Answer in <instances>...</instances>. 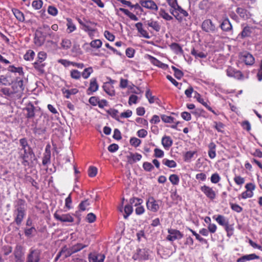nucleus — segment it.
Instances as JSON below:
<instances>
[{
  "mask_svg": "<svg viewBox=\"0 0 262 262\" xmlns=\"http://www.w3.org/2000/svg\"><path fill=\"white\" fill-rule=\"evenodd\" d=\"M26 213V204L25 200L18 199L14 204V221L17 225H20Z\"/></svg>",
  "mask_w": 262,
  "mask_h": 262,
  "instance_id": "obj_1",
  "label": "nucleus"
},
{
  "mask_svg": "<svg viewBox=\"0 0 262 262\" xmlns=\"http://www.w3.org/2000/svg\"><path fill=\"white\" fill-rule=\"evenodd\" d=\"M19 158L21 160V163L25 166H29L32 163L33 159L35 157L32 149L18 151Z\"/></svg>",
  "mask_w": 262,
  "mask_h": 262,
  "instance_id": "obj_2",
  "label": "nucleus"
},
{
  "mask_svg": "<svg viewBox=\"0 0 262 262\" xmlns=\"http://www.w3.org/2000/svg\"><path fill=\"white\" fill-rule=\"evenodd\" d=\"M23 79L24 78L16 77V80L12 82L11 88L13 94H17L19 97L24 90Z\"/></svg>",
  "mask_w": 262,
  "mask_h": 262,
  "instance_id": "obj_3",
  "label": "nucleus"
},
{
  "mask_svg": "<svg viewBox=\"0 0 262 262\" xmlns=\"http://www.w3.org/2000/svg\"><path fill=\"white\" fill-rule=\"evenodd\" d=\"M159 202L161 203V201L156 200L153 196H149L146 203L147 209L153 212H157L160 208Z\"/></svg>",
  "mask_w": 262,
  "mask_h": 262,
  "instance_id": "obj_4",
  "label": "nucleus"
},
{
  "mask_svg": "<svg viewBox=\"0 0 262 262\" xmlns=\"http://www.w3.org/2000/svg\"><path fill=\"white\" fill-rule=\"evenodd\" d=\"M167 232L168 234L166 237V239L170 242L179 240L183 237V234L179 230L175 229L169 228Z\"/></svg>",
  "mask_w": 262,
  "mask_h": 262,
  "instance_id": "obj_5",
  "label": "nucleus"
},
{
  "mask_svg": "<svg viewBox=\"0 0 262 262\" xmlns=\"http://www.w3.org/2000/svg\"><path fill=\"white\" fill-rule=\"evenodd\" d=\"M53 215L56 220L61 222L72 223L74 222V218L69 213L62 214L60 211H56Z\"/></svg>",
  "mask_w": 262,
  "mask_h": 262,
  "instance_id": "obj_6",
  "label": "nucleus"
},
{
  "mask_svg": "<svg viewBox=\"0 0 262 262\" xmlns=\"http://www.w3.org/2000/svg\"><path fill=\"white\" fill-rule=\"evenodd\" d=\"M149 253L147 250L139 249L137 252L133 255V258L139 261L145 260L149 259Z\"/></svg>",
  "mask_w": 262,
  "mask_h": 262,
  "instance_id": "obj_7",
  "label": "nucleus"
},
{
  "mask_svg": "<svg viewBox=\"0 0 262 262\" xmlns=\"http://www.w3.org/2000/svg\"><path fill=\"white\" fill-rule=\"evenodd\" d=\"M202 28L203 31L209 33H214L217 30V28L209 19H206L203 22Z\"/></svg>",
  "mask_w": 262,
  "mask_h": 262,
  "instance_id": "obj_8",
  "label": "nucleus"
},
{
  "mask_svg": "<svg viewBox=\"0 0 262 262\" xmlns=\"http://www.w3.org/2000/svg\"><path fill=\"white\" fill-rule=\"evenodd\" d=\"M40 255V252L38 250L30 249L27 255L26 262H39Z\"/></svg>",
  "mask_w": 262,
  "mask_h": 262,
  "instance_id": "obj_9",
  "label": "nucleus"
},
{
  "mask_svg": "<svg viewBox=\"0 0 262 262\" xmlns=\"http://www.w3.org/2000/svg\"><path fill=\"white\" fill-rule=\"evenodd\" d=\"M200 189L209 199L213 200L216 198V193L212 188L204 185L201 187Z\"/></svg>",
  "mask_w": 262,
  "mask_h": 262,
  "instance_id": "obj_10",
  "label": "nucleus"
},
{
  "mask_svg": "<svg viewBox=\"0 0 262 262\" xmlns=\"http://www.w3.org/2000/svg\"><path fill=\"white\" fill-rule=\"evenodd\" d=\"M105 257L104 254L97 252L90 253L88 256L89 262H103Z\"/></svg>",
  "mask_w": 262,
  "mask_h": 262,
  "instance_id": "obj_11",
  "label": "nucleus"
},
{
  "mask_svg": "<svg viewBox=\"0 0 262 262\" xmlns=\"http://www.w3.org/2000/svg\"><path fill=\"white\" fill-rule=\"evenodd\" d=\"M141 5L147 9L157 11L158 7L157 4L152 0H140Z\"/></svg>",
  "mask_w": 262,
  "mask_h": 262,
  "instance_id": "obj_12",
  "label": "nucleus"
},
{
  "mask_svg": "<svg viewBox=\"0 0 262 262\" xmlns=\"http://www.w3.org/2000/svg\"><path fill=\"white\" fill-rule=\"evenodd\" d=\"M99 88V85L97 82L96 78H92L90 80V86L86 91V94L88 95H92L96 92Z\"/></svg>",
  "mask_w": 262,
  "mask_h": 262,
  "instance_id": "obj_13",
  "label": "nucleus"
},
{
  "mask_svg": "<svg viewBox=\"0 0 262 262\" xmlns=\"http://www.w3.org/2000/svg\"><path fill=\"white\" fill-rule=\"evenodd\" d=\"M213 219H214L220 225L224 226L226 230L227 231L229 223L228 221L224 216L222 215H217L216 217L214 215L213 216Z\"/></svg>",
  "mask_w": 262,
  "mask_h": 262,
  "instance_id": "obj_14",
  "label": "nucleus"
},
{
  "mask_svg": "<svg viewBox=\"0 0 262 262\" xmlns=\"http://www.w3.org/2000/svg\"><path fill=\"white\" fill-rule=\"evenodd\" d=\"M258 259H259V256L254 253H252L242 256L236 260V262H246L247 261Z\"/></svg>",
  "mask_w": 262,
  "mask_h": 262,
  "instance_id": "obj_15",
  "label": "nucleus"
},
{
  "mask_svg": "<svg viewBox=\"0 0 262 262\" xmlns=\"http://www.w3.org/2000/svg\"><path fill=\"white\" fill-rule=\"evenodd\" d=\"M145 25L148 27L151 28L156 32H159L161 29V26L158 21L154 20L152 19L147 20L145 22Z\"/></svg>",
  "mask_w": 262,
  "mask_h": 262,
  "instance_id": "obj_16",
  "label": "nucleus"
},
{
  "mask_svg": "<svg viewBox=\"0 0 262 262\" xmlns=\"http://www.w3.org/2000/svg\"><path fill=\"white\" fill-rule=\"evenodd\" d=\"M126 158L128 163L133 164L137 161H140L142 158V155L138 153L133 154L130 152L129 155H127Z\"/></svg>",
  "mask_w": 262,
  "mask_h": 262,
  "instance_id": "obj_17",
  "label": "nucleus"
},
{
  "mask_svg": "<svg viewBox=\"0 0 262 262\" xmlns=\"http://www.w3.org/2000/svg\"><path fill=\"white\" fill-rule=\"evenodd\" d=\"M135 27L141 35L146 39H149L150 36L146 30L143 29L142 23L139 22L135 25Z\"/></svg>",
  "mask_w": 262,
  "mask_h": 262,
  "instance_id": "obj_18",
  "label": "nucleus"
},
{
  "mask_svg": "<svg viewBox=\"0 0 262 262\" xmlns=\"http://www.w3.org/2000/svg\"><path fill=\"white\" fill-rule=\"evenodd\" d=\"M236 12L243 19L246 20L251 17L250 13L245 9L238 7L236 10Z\"/></svg>",
  "mask_w": 262,
  "mask_h": 262,
  "instance_id": "obj_19",
  "label": "nucleus"
},
{
  "mask_svg": "<svg viewBox=\"0 0 262 262\" xmlns=\"http://www.w3.org/2000/svg\"><path fill=\"white\" fill-rule=\"evenodd\" d=\"M148 59L150 61V62L154 65L157 66L160 68L163 69H166L168 68V65L166 64L163 63L154 57L148 55Z\"/></svg>",
  "mask_w": 262,
  "mask_h": 262,
  "instance_id": "obj_20",
  "label": "nucleus"
},
{
  "mask_svg": "<svg viewBox=\"0 0 262 262\" xmlns=\"http://www.w3.org/2000/svg\"><path fill=\"white\" fill-rule=\"evenodd\" d=\"M8 70L12 73H17L18 75L16 77L24 78V73L22 67H15L14 66H10L8 68Z\"/></svg>",
  "mask_w": 262,
  "mask_h": 262,
  "instance_id": "obj_21",
  "label": "nucleus"
},
{
  "mask_svg": "<svg viewBox=\"0 0 262 262\" xmlns=\"http://www.w3.org/2000/svg\"><path fill=\"white\" fill-rule=\"evenodd\" d=\"M221 29L225 32H229L232 30V26L228 18L223 20L220 25Z\"/></svg>",
  "mask_w": 262,
  "mask_h": 262,
  "instance_id": "obj_22",
  "label": "nucleus"
},
{
  "mask_svg": "<svg viewBox=\"0 0 262 262\" xmlns=\"http://www.w3.org/2000/svg\"><path fill=\"white\" fill-rule=\"evenodd\" d=\"M254 30V28L253 27L249 26L245 27L240 34L241 37L244 38L250 36Z\"/></svg>",
  "mask_w": 262,
  "mask_h": 262,
  "instance_id": "obj_23",
  "label": "nucleus"
},
{
  "mask_svg": "<svg viewBox=\"0 0 262 262\" xmlns=\"http://www.w3.org/2000/svg\"><path fill=\"white\" fill-rule=\"evenodd\" d=\"M226 73L228 76L233 77L237 79H239L242 77L241 72L238 71H235L232 68H229L226 70Z\"/></svg>",
  "mask_w": 262,
  "mask_h": 262,
  "instance_id": "obj_24",
  "label": "nucleus"
},
{
  "mask_svg": "<svg viewBox=\"0 0 262 262\" xmlns=\"http://www.w3.org/2000/svg\"><path fill=\"white\" fill-rule=\"evenodd\" d=\"M162 144L163 147L168 149L172 145L173 141L171 138L169 136H165L162 138Z\"/></svg>",
  "mask_w": 262,
  "mask_h": 262,
  "instance_id": "obj_25",
  "label": "nucleus"
},
{
  "mask_svg": "<svg viewBox=\"0 0 262 262\" xmlns=\"http://www.w3.org/2000/svg\"><path fill=\"white\" fill-rule=\"evenodd\" d=\"M24 110L27 112L26 115V117L27 118H33L34 117L35 107L32 104H28Z\"/></svg>",
  "mask_w": 262,
  "mask_h": 262,
  "instance_id": "obj_26",
  "label": "nucleus"
},
{
  "mask_svg": "<svg viewBox=\"0 0 262 262\" xmlns=\"http://www.w3.org/2000/svg\"><path fill=\"white\" fill-rule=\"evenodd\" d=\"M208 156L211 159L216 157V145L213 142H211L208 146Z\"/></svg>",
  "mask_w": 262,
  "mask_h": 262,
  "instance_id": "obj_27",
  "label": "nucleus"
},
{
  "mask_svg": "<svg viewBox=\"0 0 262 262\" xmlns=\"http://www.w3.org/2000/svg\"><path fill=\"white\" fill-rule=\"evenodd\" d=\"M104 91L110 96H114L115 95V91L113 86L108 83H106L103 85Z\"/></svg>",
  "mask_w": 262,
  "mask_h": 262,
  "instance_id": "obj_28",
  "label": "nucleus"
},
{
  "mask_svg": "<svg viewBox=\"0 0 262 262\" xmlns=\"http://www.w3.org/2000/svg\"><path fill=\"white\" fill-rule=\"evenodd\" d=\"M19 141L20 146H21V148H18L19 151L31 149V148L29 145L27 139L26 138H21L19 140Z\"/></svg>",
  "mask_w": 262,
  "mask_h": 262,
  "instance_id": "obj_29",
  "label": "nucleus"
},
{
  "mask_svg": "<svg viewBox=\"0 0 262 262\" xmlns=\"http://www.w3.org/2000/svg\"><path fill=\"white\" fill-rule=\"evenodd\" d=\"M67 23V32L68 33H71L76 30V26L73 23V20L70 18H67L66 19Z\"/></svg>",
  "mask_w": 262,
  "mask_h": 262,
  "instance_id": "obj_30",
  "label": "nucleus"
},
{
  "mask_svg": "<svg viewBox=\"0 0 262 262\" xmlns=\"http://www.w3.org/2000/svg\"><path fill=\"white\" fill-rule=\"evenodd\" d=\"M14 255L15 258L24 257V252L23 247L19 245L16 246L14 251Z\"/></svg>",
  "mask_w": 262,
  "mask_h": 262,
  "instance_id": "obj_31",
  "label": "nucleus"
},
{
  "mask_svg": "<svg viewBox=\"0 0 262 262\" xmlns=\"http://www.w3.org/2000/svg\"><path fill=\"white\" fill-rule=\"evenodd\" d=\"M90 205V202L88 199H86L81 201L79 204L78 207L80 211H84L85 210H89Z\"/></svg>",
  "mask_w": 262,
  "mask_h": 262,
  "instance_id": "obj_32",
  "label": "nucleus"
},
{
  "mask_svg": "<svg viewBox=\"0 0 262 262\" xmlns=\"http://www.w3.org/2000/svg\"><path fill=\"white\" fill-rule=\"evenodd\" d=\"M60 254H62L63 258H66L74 253L72 251L71 247L70 248H68L67 246H65L62 247L60 250Z\"/></svg>",
  "mask_w": 262,
  "mask_h": 262,
  "instance_id": "obj_33",
  "label": "nucleus"
},
{
  "mask_svg": "<svg viewBox=\"0 0 262 262\" xmlns=\"http://www.w3.org/2000/svg\"><path fill=\"white\" fill-rule=\"evenodd\" d=\"M191 54L195 57V58H205L207 57V54L203 52L199 51L193 48L191 51Z\"/></svg>",
  "mask_w": 262,
  "mask_h": 262,
  "instance_id": "obj_34",
  "label": "nucleus"
},
{
  "mask_svg": "<svg viewBox=\"0 0 262 262\" xmlns=\"http://www.w3.org/2000/svg\"><path fill=\"white\" fill-rule=\"evenodd\" d=\"M198 101L203 105L208 110L212 112L214 114L217 115V114L212 109V108L208 104V101H205L203 98L199 96L198 98Z\"/></svg>",
  "mask_w": 262,
  "mask_h": 262,
  "instance_id": "obj_35",
  "label": "nucleus"
},
{
  "mask_svg": "<svg viewBox=\"0 0 262 262\" xmlns=\"http://www.w3.org/2000/svg\"><path fill=\"white\" fill-rule=\"evenodd\" d=\"M12 11L18 20L21 22H23L25 20V16L23 12L16 9L13 10Z\"/></svg>",
  "mask_w": 262,
  "mask_h": 262,
  "instance_id": "obj_36",
  "label": "nucleus"
},
{
  "mask_svg": "<svg viewBox=\"0 0 262 262\" xmlns=\"http://www.w3.org/2000/svg\"><path fill=\"white\" fill-rule=\"evenodd\" d=\"M244 61L246 64L252 65L254 63V58L249 53H246L244 56Z\"/></svg>",
  "mask_w": 262,
  "mask_h": 262,
  "instance_id": "obj_37",
  "label": "nucleus"
},
{
  "mask_svg": "<svg viewBox=\"0 0 262 262\" xmlns=\"http://www.w3.org/2000/svg\"><path fill=\"white\" fill-rule=\"evenodd\" d=\"M76 19L78 21V23L81 26V27L83 26V24H84L85 25H96L95 23L91 21V20L86 18L85 17H82V18L77 17Z\"/></svg>",
  "mask_w": 262,
  "mask_h": 262,
  "instance_id": "obj_38",
  "label": "nucleus"
},
{
  "mask_svg": "<svg viewBox=\"0 0 262 262\" xmlns=\"http://www.w3.org/2000/svg\"><path fill=\"white\" fill-rule=\"evenodd\" d=\"M34 68L40 73L45 72L44 68L45 64L40 61H36L33 64Z\"/></svg>",
  "mask_w": 262,
  "mask_h": 262,
  "instance_id": "obj_39",
  "label": "nucleus"
},
{
  "mask_svg": "<svg viewBox=\"0 0 262 262\" xmlns=\"http://www.w3.org/2000/svg\"><path fill=\"white\" fill-rule=\"evenodd\" d=\"M170 47L177 54H182L183 53L182 47L177 43H171Z\"/></svg>",
  "mask_w": 262,
  "mask_h": 262,
  "instance_id": "obj_40",
  "label": "nucleus"
},
{
  "mask_svg": "<svg viewBox=\"0 0 262 262\" xmlns=\"http://www.w3.org/2000/svg\"><path fill=\"white\" fill-rule=\"evenodd\" d=\"M60 45L62 49L68 50L71 48L72 43L70 39L64 38L62 40Z\"/></svg>",
  "mask_w": 262,
  "mask_h": 262,
  "instance_id": "obj_41",
  "label": "nucleus"
},
{
  "mask_svg": "<svg viewBox=\"0 0 262 262\" xmlns=\"http://www.w3.org/2000/svg\"><path fill=\"white\" fill-rule=\"evenodd\" d=\"M87 246V245H83L81 243H77V244L72 246L71 248L73 253H75L80 251L81 250L86 247Z\"/></svg>",
  "mask_w": 262,
  "mask_h": 262,
  "instance_id": "obj_42",
  "label": "nucleus"
},
{
  "mask_svg": "<svg viewBox=\"0 0 262 262\" xmlns=\"http://www.w3.org/2000/svg\"><path fill=\"white\" fill-rule=\"evenodd\" d=\"M162 163L169 168H174L177 166V163L174 160H170L167 159H164Z\"/></svg>",
  "mask_w": 262,
  "mask_h": 262,
  "instance_id": "obj_43",
  "label": "nucleus"
},
{
  "mask_svg": "<svg viewBox=\"0 0 262 262\" xmlns=\"http://www.w3.org/2000/svg\"><path fill=\"white\" fill-rule=\"evenodd\" d=\"M93 72V70L92 67H89L88 68H85L81 74V75L83 77L84 79H88L90 75Z\"/></svg>",
  "mask_w": 262,
  "mask_h": 262,
  "instance_id": "obj_44",
  "label": "nucleus"
},
{
  "mask_svg": "<svg viewBox=\"0 0 262 262\" xmlns=\"http://www.w3.org/2000/svg\"><path fill=\"white\" fill-rule=\"evenodd\" d=\"M45 40V38L44 37L40 36H38L37 34H36L34 37V43L37 46H42Z\"/></svg>",
  "mask_w": 262,
  "mask_h": 262,
  "instance_id": "obj_45",
  "label": "nucleus"
},
{
  "mask_svg": "<svg viewBox=\"0 0 262 262\" xmlns=\"http://www.w3.org/2000/svg\"><path fill=\"white\" fill-rule=\"evenodd\" d=\"M78 92V90L77 89L62 90V92L64 94H66L65 97L67 98H69L71 95H75L77 94Z\"/></svg>",
  "mask_w": 262,
  "mask_h": 262,
  "instance_id": "obj_46",
  "label": "nucleus"
},
{
  "mask_svg": "<svg viewBox=\"0 0 262 262\" xmlns=\"http://www.w3.org/2000/svg\"><path fill=\"white\" fill-rule=\"evenodd\" d=\"M124 212L125 213V214L124 215V217L126 219L128 218L129 215H130L133 211V208L131 205H126L124 207Z\"/></svg>",
  "mask_w": 262,
  "mask_h": 262,
  "instance_id": "obj_47",
  "label": "nucleus"
},
{
  "mask_svg": "<svg viewBox=\"0 0 262 262\" xmlns=\"http://www.w3.org/2000/svg\"><path fill=\"white\" fill-rule=\"evenodd\" d=\"M159 15L164 19L166 20H170L172 19V17L165 10L163 9H161L159 11Z\"/></svg>",
  "mask_w": 262,
  "mask_h": 262,
  "instance_id": "obj_48",
  "label": "nucleus"
},
{
  "mask_svg": "<svg viewBox=\"0 0 262 262\" xmlns=\"http://www.w3.org/2000/svg\"><path fill=\"white\" fill-rule=\"evenodd\" d=\"M102 42L100 39H95L92 40L90 45L92 48L99 49L102 46Z\"/></svg>",
  "mask_w": 262,
  "mask_h": 262,
  "instance_id": "obj_49",
  "label": "nucleus"
},
{
  "mask_svg": "<svg viewBox=\"0 0 262 262\" xmlns=\"http://www.w3.org/2000/svg\"><path fill=\"white\" fill-rule=\"evenodd\" d=\"M169 180L172 184L174 185H178L180 181L179 177L175 174H171L169 176Z\"/></svg>",
  "mask_w": 262,
  "mask_h": 262,
  "instance_id": "obj_50",
  "label": "nucleus"
},
{
  "mask_svg": "<svg viewBox=\"0 0 262 262\" xmlns=\"http://www.w3.org/2000/svg\"><path fill=\"white\" fill-rule=\"evenodd\" d=\"M129 143L131 145L137 147L140 145L141 141L137 138L132 137L130 139Z\"/></svg>",
  "mask_w": 262,
  "mask_h": 262,
  "instance_id": "obj_51",
  "label": "nucleus"
},
{
  "mask_svg": "<svg viewBox=\"0 0 262 262\" xmlns=\"http://www.w3.org/2000/svg\"><path fill=\"white\" fill-rule=\"evenodd\" d=\"M221 179V177L217 172L213 173L210 177V181L213 184L217 183L220 181Z\"/></svg>",
  "mask_w": 262,
  "mask_h": 262,
  "instance_id": "obj_52",
  "label": "nucleus"
},
{
  "mask_svg": "<svg viewBox=\"0 0 262 262\" xmlns=\"http://www.w3.org/2000/svg\"><path fill=\"white\" fill-rule=\"evenodd\" d=\"M47 11L49 14L53 16H56L58 12L57 9L53 6H49L48 8Z\"/></svg>",
  "mask_w": 262,
  "mask_h": 262,
  "instance_id": "obj_53",
  "label": "nucleus"
},
{
  "mask_svg": "<svg viewBox=\"0 0 262 262\" xmlns=\"http://www.w3.org/2000/svg\"><path fill=\"white\" fill-rule=\"evenodd\" d=\"M43 5V2L41 0H36L32 2V6L36 10L40 9Z\"/></svg>",
  "mask_w": 262,
  "mask_h": 262,
  "instance_id": "obj_54",
  "label": "nucleus"
},
{
  "mask_svg": "<svg viewBox=\"0 0 262 262\" xmlns=\"http://www.w3.org/2000/svg\"><path fill=\"white\" fill-rule=\"evenodd\" d=\"M143 168L145 171L149 172L154 169V167L151 163L148 162H145L143 164Z\"/></svg>",
  "mask_w": 262,
  "mask_h": 262,
  "instance_id": "obj_55",
  "label": "nucleus"
},
{
  "mask_svg": "<svg viewBox=\"0 0 262 262\" xmlns=\"http://www.w3.org/2000/svg\"><path fill=\"white\" fill-rule=\"evenodd\" d=\"M33 132L35 134L39 135H42L46 132V127H35L34 128Z\"/></svg>",
  "mask_w": 262,
  "mask_h": 262,
  "instance_id": "obj_56",
  "label": "nucleus"
},
{
  "mask_svg": "<svg viewBox=\"0 0 262 262\" xmlns=\"http://www.w3.org/2000/svg\"><path fill=\"white\" fill-rule=\"evenodd\" d=\"M230 206L233 211L237 213H240L243 211V208L238 204L230 203Z\"/></svg>",
  "mask_w": 262,
  "mask_h": 262,
  "instance_id": "obj_57",
  "label": "nucleus"
},
{
  "mask_svg": "<svg viewBox=\"0 0 262 262\" xmlns=\"http://www.w3.org/2000/svg\"><path fill=\"white\" fill-rule=\"evenodd\" d=\"M145 96L150 103H154L155 100L157 99L155 96H152L151 93L149 90L146 92Z\"/></svg>",
  "mask_w": 262,
  "mask_h": 262,
  "instance_id": "obj_58",
  "label": "nucleus"
},
{
  "mask_svg": "<svg viewBox=\"0 0 262 262\" xmlns=\"http://www.w3.org/2000/svg\"><path fill=\"white\" fill-rule=\"evenodd\" d=\"M70 75L73 79H79L81 77V73L77 70H72L71 71Z\"/></svg>",
  "mask_w": 262,
  "mask_h": 262,
  "instance_id": "obj_59",
  "label": "nucleus"
},
{
  "mask_svg": "<svg viewBox=\"0 0 262 262\" xmlns=\"http://www.w3.org/2000/svg\"><path fill=\"white\" fill-rule=\"evenodd\" d=\"M234 181L237 185L241 186L245 183V178L239 176H235L234 178Z\"/></svg>",
  "mask_w": 262,
  "mask_h": 262,
  "instance_id": "obj_60",
  "label": "nucleus"
},
{
  "mask_svg": "<svg viewBox=\"0 0 262 262\" xmlns=\"http://www.w3.org/2000/svg\"><path fill=\"white\" fill-rule=\"evenodd\" d=\"M36 232V230L34 227H32L30 228H27L25 230V235L28 237H31L32 234Z\"/></svg>",
  "mask_w": 262,
  "mask_h": 262,
  "instance_id": "obj_61",
  "label": "nucleus"
},
{
  "mask_svg": "<svg viewBox=\"0 0 262 262\" xmlns=\"http://www.w3.org/2000/svg\"><path fill=\"white\" fill-rule=\"evenodd\" d=\"M167 2L171 8L170 11H174L179 6L177 0H167Z\"/></svg>",
  "mask_w": 262,
  "mask_h": 262,
  "instance_id": "obj_62",
  "label": "nucleus"
},
{
  "mask_svg": "<svg viewBox=\"0 0 262 262\" xmlns=\"http://www.w3.org/2000/svg\"><path fill=\"white\" fill-rule=\"evenodd\" d=\"M89 176L90 177H94L97 173V169L96 167L90 166L88 170Z\"/></svg>",
  "mask_w": 262,
  "mask_h": 262,
  "instance_id": "obj_63",
  "label": "nucleus"
},
{
  "mask_svg": "<svg viewBox=\"0 0 262 262\" xmlns=\"http://www.w3.org/2000/svg\"><path fill=\"white\" fill-rule=\"evenodd\" d=\"M1 92H2L3 94L9 97L11 96L13 94L12 90L8 88H2L1 90Z\"/></svg>",
  "mask_w": 262,
  "mask_h": 262,
  "instance_id": "obj_64",
  "label": "nucleus"
}]
</instances>
